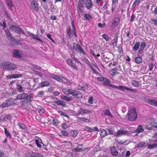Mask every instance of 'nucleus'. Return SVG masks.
<instances>
[{
	"label": "nucleus",
	"instance_id": "393cba45",
	"mask_svg": "<svg viewBox=\"0 0 157 157\" xmlns=\"http://www.w3.org/2000/svg\"><path fill=\"white\" fill-rule=\"evenodd\" d=\"M10 118V115H4L1 116V118L2 119V121L6 122L8 121Z\"/></svg>",
	"mask_w": 157,
	"mask_h": 157
},
{
	"label": "nucleus",
	"instance_id": "ddd939ff",
	"mask_svg": "<svg viewBox=\"0 0 157 157\" xmlns=\"http://www.w3.org/2000/svg\"><path fill=\"white\" fill-rule=\"evenodd\" d=\"M67 63L68 65L70 66L74 70H77V67L73 62L72 60L71 59H68L67 60Z\"/></svg>",
	"mask_w": 157,
	"mask_h": 157
},
{
	"label": "nucleus",
	"instance_id": "4be33fe9",
	"mask_svg": "<svg viewBox=\"0 0 157 157\" xmlns=\"http://www.w3.org/2000/svg\"><path fill=\"white\" fill-rule=\"evenodd\" d=\"M101 115L103 116L106 115L109 116L112 118L113 117L111 114L109 110L108 109H106L101 114Z\"/></svg>",
	"mask_w": 157,
	"mask_h": 157
},
{
	"label": "nucleus",
	"instance_id": "f03ea898",
	"mask_svg": "<svg viewBox=\"0 0 157 157\" xmlns=\"http://www.w3.org/2000/svg\"><path fill=\"white\" fill-rule=\"evenodd\" d=\"M1 65L3 67L4 69L10 71L17 69V65L14 63L8 62H4L1 63Z\"/></svg>",
	"mask_w": 157,
	"mask_h": 157
},
{
	"label": "nucleus",
	"instance_id": "2eb2a0df",
	"mask_svg": "<svg viewBox=\"0 0 157 157\" xmlns=\"http://www.w3.org/2000/svg\"><path fill=\"white\" fill-rule=\"evenodd\" d=\"M66 33H67V37L69 38H71L73 36L72 31L70 27H68L67 29Z\"/></svg>",
	"mask_w": 157,
	"mask_h": 157
},
{
	"label": "nucleus",
	"instance_id": "6ab92c4d",
	"mask_svg": "<svg viewBox=\"0 0 157 157\" xmlns=\"http://www.w3.org/2000/svg\"><path fill=\"white\" fill-rule=\"evenodd\" d=\"M31 6L33 9L36 12H38L39 11L38 6L36 1H33L31 3Z\"/></svg>",
	"mask_w": 157,
	"mask_h": 157
},
{
	"label": "nucleus",
	"instance_id": "6e6552de",
	"mask_svg": "<svg viewBox=\"0 0 157 157\" xmlns=\"http://www.w3.org/2000/svg\"><path fill=\"white\" fill-rule=\"evenodd\" d=\"M80 111H79L80 113L82 115H84L85 114H91L93 112V111L92 110L83 109L81 108H80Z\"/></svg>",
	"mask_w": 157,
	"mask_h": 157
},
{
	"label": "nucleus",
	"instance_id": "20e7f679",
	"mask_svg": "<svg viewBox=\"0 0 157 157\" xmlns=\"http://www.w3.org/2000/svg\"><path fill=\"white\" fill-rule=\"evenodd\" d=\"M27 99V100L30 101H31V97L29 96L28 94L23 93L18 94L16 97V99L17 100H21Z\"/></svg>",
	"mask_w": 157,
	"mask_h": 157
},
{
	"label": "nucleus",
	"instance_id": "13d9d810",
	"mask_svg": "<svg viewBox=\"0 0 157 157\" xmlns=\"http://www.w3.org/2000/svg\"><path fill=\"white\" fill-rule=\"evenodd\" d=\"M60 133L63 136H67L68 135V133L66 131H63L61 132Z\"/></svg>",
	"mask_w": 157,
	"mask_h": 157
},
{
	"label": "nucleus",
	"instance_id": "603ef678",
	"mask_svg": "<svg viewBox=\"0 0 157 157\" xmlns=\"http://www.w3.org/2000/svg\"><path fill=\"white\" fill-rule=\"evenodd\" d=\"M27 34L33 38V39H36V36L35 34L33 33H31L30 32H27Z\"/></svg>",
	"mask_w": 157,
	"mask_h": 157
},
{
	"label": "nucleus",
	"instance_id": "8fccbe9b",
	"mask_svg": "<svg viewBox=\"0 0 157 157\" xmlns=\"http://www.w3.org/2000/svg\"><path fill=\"white\" fill-rule=\"evenodd\" d=\"M5 133L6 135V136L8 137H11V135L9 132V131L7 130L6 128H4Z\"/></svg>",
	"mask_w": 157,
	"mask_h": 157
},
{
	"label": "nucleus",
	"instance_id": "473e14b6",
	"mask_svg": "<svg viewBox=\"0 0 157 157\" xmlns=\"http://www.w3.org/2000/svg\"><path fill=\"white\" fill-rule=\"evenodd\" d=\"M52 78L59 82H63V79L59 76L54 75L52 77Z\"/></svg>",
	"mask_w": 157,
	"mask_h": 157
},
{
	"label": "nucleus",
	"instance_id": "c85d7f7f",
	"mask_svg": "<svg viewBox=\"0 0 157 157\" xmlns=\"http://www.w3.org/2000/svg\"><path fill=\"white\" fill-rule=\"evenodd\" d=\"M72 90L67 88H64L63 90V92L66 94H72Z\"/></svg>",
	"mask_w": 157,
	"mask_h": 157
},
{
	"label": "nucleus",
	"instance_id": "09e8293b",
	"mask_svg": "<svg viewBox=\"0 0 157 157\" xmlns=\"http://www.w3.org/2000/svg\"><path fill=\"white\" fill-rule=\"evenodd\" d=\"M8 106H9L6 101L5 102H3L2 104L0 105V108H4Z\"/></svg>",
	"mask_w": 157,
	"mask_h": 157
},
{
	"label": "nucleus",
	"instance_id": "c03bdc74",
	"mask_svg": "<svg viewBox=\"0 0 157 157\" xmlns=\"http://www.w3.org/2000/svg\"><path fill=\"white\" fill-rule=\"evenodd\" d=\"M78 119L80 121H83L85 122L86 123H89L90 122V120L89 119H86L84 117H78Z\"/></svg>",
	"mask_w": 157,
	"mask_h": 157
},
{
	"label": "nucleus",
	"instance_id": "774afa93",
	"mask_svg": "<svg viewBox=\"0 0 157 157\" xmlns=\"http://www.w3.org/2000/svg\"><path fill=\"white\" fill-rule=\"evenodd\" d=\"M105 25V23L102 24L101 23H98V26L100 28H102Z\"/></svg>",
	"mask_w": 157,
	"mask_h": 157
},
{
	"label": "nucleus",
	"instance_id": "9d476101",
	"mask_svg": "<svg viewBox=\"0 0 157 157\" xmlns=\"http://www.w3.org/2000/svg\"><path fill=\"white\" fill-rule=\"evenodd\" d=\"M5 33H6L7 36L8 37V39L11 40V41L15 42L16 39L13 37L12 35L10 32L9 29H7L5 31Z\"/></svg>",
	"mask_w": 157,
	"mask_h": 157
},
{
	"label": "nucleus",
	"instance_id": "6e6d98bb",
	"mask_svg": "<svg viewBox=\"0 0 157 157\" xmlns=\"http://www.w3.org/2000/svg\"><path fill=\"white\" fill-rule=\"evenodd\" d=\"M93 97L92 96L90 97L88 100V102L90 104H92L93 103Z\"/></svg>",
	"mask_w": 157,
	"mask_h": 157
},
{
	"label": "nucleus",
	"instance_id": "5fc2aeb1",
	"mask_svg": "<svg viewBox=\"0 0 157 157\" xmlns=\"http://www.w3.org/2000/svg\"><path fill=\"white\" fill-rule=\"evenodd\" d=\"M102 36L106 40L108 41L109 40V37L107 35L103 34L102 35Z\"/></svg>",
	"mask_w": 157,
	"mask_h": 157
},
{
	"label": "nucleus",
	"instance_id": "2f4dec72",
	"mask_svg": "<svg viewBox=\"0 0 157 157\" xmlns=\"http://www.w3.org/2000/svg\"><path fill=\"white\" fill-rule=\"evenodd\" d=\"M103 81V83L105 86H109L110 84V81L106 78H105Z\"/></svg>",
	"mask_w": 157,
	"mask_h": 157
},
{
	"label": "nucleus",
	"instance_id": "4468645a",
	"mask_svg": "<svg viewBox=\"0 0 157 157\" xmlns=\"http://www.w3.org/2000/svg\"><path fill=\"white\" fill-rule=\"evenodd\" d=\"M16 99H13L12 98H9L7 99L6 101L9 106L12 105H13L16 103Z\"/></svg>",
	"mask_w": 157,
	"mask_h": 157
},
{
	"label": "nucleus",
	"instance_id": "f3484780",
	"mask_svg": "<svg viewBox=\"0 0 157 157\" xmlns=\"http://www.w3.org/2000/svg\"><path fill=\"white\" fill-rule=\"evenodd\" d=\"M35 143L37 147L40 148L41 147L40 144H43L41 140L38 137H37L35 139Z\"/></svg>",
	"mask_w": 157,
	"mask_h": 157
},
{
	"label": "nucleus",
	"instance_id": "338daca9",
	"mask_svg": "<svg viewBox=\"0 0 157 157\" xmlns=\"http://www.w3.org/2000/svg\"><path fill=\"white\" fill-rule=\"evenodd\" d=\"M5 14L6 16L8 18H10V14L8 13L6 10H5Z\"/></svg>",
	"mask_w": 157,
	"mask_h": 157
},
{
	"label": "nucleus",
	"instance_id": "f257e3e1",
	"mask_svg": "<svg viewBox=\"0 0 157 157\" xmlns=\"http://www.w3.org/2000/svg\"><path fill=\"white\" fill-rule=\"evenodd\" d=\"M127 115V120L130 121H135L138 117L136 108L134 107L130 108Z\"/></svg>",
	"mask_w": 157,
	"mask_h": 157
},
{
	"label": "nucleus",
	"instance_id": "a211bd4d",
	"mask_svg": "<svg viewBox=\"0 0 157 157\" xmlns=\"http://www.w3.org/2000/svg\"><path fill=\"white\" fill-rule=\"evenodd\" d=\"M83 147V145L82 144L78 145L75 148L73 149L72 151L73 152H78L80 151Z\"/></svg>",
	"mask_w": 157,
	"mask_h": 157
},
{
	"label": "nucleus",
	"instance_id": "49530a36",
	"mask_svg": "<svg viewBox=\"0 0 157 157\" xmlns=\"http://www.w3.org/2000/svg\"><path fill=\"white\" fill-rule=\"evenodd\" d=\"M118 69L116 68H113L112 70V74L111 75L112 76H114L116 75V73L117 72V71H118Z\"/></svg>",
	"mask_w": 157,
	"mask_h": 157
},
{
	"label": "nucleus",
	"instance_id": "a19ab883",
	"mask_svg": "<svg viewBox=\"0 0 157 157\" xmlns=\"http://www.w3.org/2000/svg\"><path fill=\"white\" fill-rule=\"evenodd\" d=\"M135 61L137 63H140L142 61V59L140 57H136L135 58Z\"/></svg>",
	"mask_w": 157,
	"mask_h": 157
},
{
	"label": "nucleus",
	"instance_id": "864d4df0",
	"mask_svg": "<svg viewBox=\"0 0 157 157\" xmlns=\"http://www.w3.org/2000/svg\"><path fill=\"white\" fill-rule=\"evenodd\" d=\"M117 39L118 36L117 35H116L114 37V41L113 42H112V45H114V44H115L116 45L117 44Z\"/></svg>",
	"mask_w": 157,
	"mask_h": 157
},
{
	"label": "nucleus",
	"instance_id": "4c0bfd02",
	"mask_svg": "<svg viewBox=\"0 0 157 157\" xmlns=\"http://www.w3.org/2000/svg\"><path fill=\"white\" fill-rule=\"evenodd\" d=\"M154 144H149L148 146V148L150 149L153 148L155 147H157V143H153Z\"/></svg>",
	"mask_w": 157,
	"mask_h": 157
},
{
	"label": "nucleus",
	"instance_id": "dca6fc26",
	"mask_svg": "<svg viewBox=\"0 0 157 157\" xmlns=\"http://www.w3.org/2000/svg\"><path fill=\"white\" fill-rule=\"evenodd\" d=\"M85 6L86 8L89 9L92 8L93 5L90 0H86Z\"/></svg>",
	"mask_w": 157,
	"mask_h": 157
},
{
	"label": "nucleus",
	"instance_id": "c9c22d12",
	"mask_svg": "<svg viewBox=\"0 0 157 157\" xmlns=\"http://www.w3.org/2000/svg\"><path fill=\"white\" fill-rule=\"evenodd\" d=\"M140 45V43L139 42H136L133 47V49L135 51H137L139 48Z\"/></svg>",
	"mask_w": 157,
	"mask_h": 157
},
{
	"label": "nucleus",
	"instance_id": "c756f323",
	"mask_svg": "<svg viewBox=\"0 0 157 157\" xmlns=\"http://www.w3.org/2000/svg\"><path fill=\"white\" fill-rule=\"evenodd\" d=\"M16 88L17 91L20 93H21L24 92V90L23 89V88L19 84H17L16 86Z\"/></svg>",
	"mask_w": 157,
	"mask_h": 157
},
{
	"label": "nucleus",
	"instance_id": "7c9ffc66",
	"mask_svg": "<svg viewBox=\"0 0 157 157\" xmlns=\"http://www.w3.org/2000/svg\"><path fill=\"white\" fill-rule=\"evenodd\" d=\"M144 130V129L143 128V127L141 125L138 126L137 128L136 129V132L138 133L142 132Z\"/></svg>",
	"mask_w": 157,
	"mask_h": 157
},
{
	"label": "nucleus",
	"instance_id": "79ce46f5",
	"mask_svg": "<svg viewBox=\"0 0 157 157\" xmlns=\"http://www.w3.org/2000/svg\"><path fill=\"white\" fill-rule=\"evenodd\" d=\"M55 103L58 105H61L63 106H64L65 105V104L63 103V102L61 101H55Z\"/></svg>",
	"mask_w": 157,
	"mask_h": 157
},
{
	"label": "nucleus",
	"instance_id": "680f3d73",
	"mask_svg": "<svg viewBox=\"0 0 157 157\" xmlns=\"http://www.w3.org/2000/svg\"><path fill=\"white\" fill-rule=\"evenodd\" d=\"M68 127V126L67 125V124L66 123H64L62 125V127L64 129L67 128Z\"/></svg>",
	"mask_w": 157,
	"mask_h": 157
},
{
	"label": "nucleus",
	"instance_id": "412c9836",
	"mask_svg": "<svg viewBox=\"0 0 157 157\" xmlns=\"http://www.w3.org/2000/svg\"><path fill=\"white\" fill-rule=\"evenodd\" d=\"M111 152L113 156H115L118 154V152L117 151V149L115 147L112 146L110 147Z\"/></svg>",
	"mask_w": 157,
	"mask_h": 157
},
{
	"label": "nucleus",
	"instance_id": "37998d69",
	"mask_svg": "<svg viewBox=\"0 0 157 157\" xmlns=\"http://www.w3.org/2000/svg\"><path fill=\"white\" fill-rule=\"evenodd\" d=\"M131 84H132L133 86L135 87H138L139 85V82L135 80H132L131 82Z\"/></svg>",
	"mask_w": 157,
	"mask_h": 157
},
{
	"label": "nucleus",
	"instance_id": "f8f14e48",
	"mask_svg": "<svg viewBox=\"0 0 157 157\" xmlns=\"http://www.w3.org/2000/svg\"><path fill=\"white\" fill-rule=\"evenodd\" d=\"M22 75L21 74H12L11 75L9 74L6 76V77L10 79H12V78H18L22 76Z\"/></svg>",
	"mask_w": 157,
	"mask_h": 157
},
{
	"label": "nucleus",
	"instance_id": "3c124183",
	"mask_svg": "<svg viewBox=\"0 0 157 157\" xmlns=\"http://www.w3.org/2000/svg\"><path fill=\"white\" fill-rule=\"evenodd\" d=\"M58 113L59 114L62 116H63L64 117H66L67 118H69V116L68 115L64 113L63 112H61L60 111H59Z\"/></svg>",
	"mask_w": 157,
	"mask_h": 157
},
{
	"label": "nucleus",
	"instance_id": "cd10ccee",
	"mask_svg": "<svg viewBox=\"0 0 157 157\" xmlns=\"http://www.w3.org/2000/svg\"><path fill=\"white\" fill-rule=\"evenodd\" d=\"M50 84V82L48 81H43L40 83V86L41 87L48 86Z\"/></svg>",
	"mask_w": 157,
	"mask_h": 157
},
{
	"label": "nucleus",
	"instance_id": "bb28decb",
	"mask_svg": "<svg viewBox=\"0 0 157 157\" xmlns=\"http://www.w3.org/2000/svg\"><path fill=\"white\" fill-rule=\"evenodd\" d=\"M8 6L10 7L9 9L12 10V8L13 7L12 2L11 0H5Z\"/></svg>",
	"mask_w": 157,
	"mask_h": 157
},
{
	"label": "nucleus",
	"instance_id": "a878e982",
	"mask_svg": "<svg viewBox=\"0 0 157 157\" xmlns=\"http://www.w3.org/2000/svg\"><path fill=\"white\" fill-rule=\"evenodd\" d=\"M120 18L119 17H115L112 21V24L113 25H117L119 22Z\"/></svg>",
	"mask_w": 157,
	"mask_h": 157
},
{
	"label": "nucleus",
	"instance_id": "0e129e2a",
	"mask_svg": "<svg viewBox=\"0 0 157 157\" xmlns=\"http://www.w3.org/2000/svg\"><path fill=\"white\" fill-rule=\"evenodd\" d=\"M152 23L155 25H157V20L155 19H152L151 20Z\"/></svg>",
	"mask_w": 157,
	"mask_h": 157
},
{
	"label": "nucleus",
	"instance_id": "39448f33",
	"mask_svg": "<svg viewBox=\"0 0 157 157\" xmlns=\"http://www.w3.org/2000/svg\"><path fill=\"white\" fill-rule=\"evenodd\" d=\"M9 29L11 30L14 31L15 32L18 34L21 33L23 34H25V33L21 28L18 27L15 25H11L9 27Z\"/></svg>",
	"mask_w": 157,
	"mask_h": 157
},
{
	"label": "nucleus",
	"instance_id": "5701e85b",
	"mask_svg": "<svg viewBox=\"0 0 157 157\" xmlns=\"http://www.w3.org/2000/svg\"><path fill=\"white\" fill-rule=\"evenodd\" d=\"M148 103L149 104L157 107V101L154 99H149L148 100Z\"/></svg>",
	"mask_w": 157,
	"mask_h": 157
},
{
	"label": "nucleus",
	"instance_id": "58836bf2",
	"mask_svg": "<svg viewBox=\"0 0 157 157\" xmlns=\"http://www.w3.org/2000/svg\"><path fill=\"white\" fill-rule=\"evenodd\" d=\"M84 17L85 20H90L92 18L91 16L89 14H84Z\"/></svg>",
	"mask_w": 157,
	"mask_h": 157
},
{
	"label": "nucleus",
	"instance_id": "e2e57ef3",
	"mask_svg": "<svg viewBox=\"0 0 157 157\" xmlns=\"http://www.w3.org/2000/svg\"><path fill=\"white\" fill-rule=\"evenodd\" d=\"M59 123V120L57 119H54L53 121V124H56Z\"/></svg>",
	"mask_w": 157,
	"mask_h": 157
},
{
	"label": "nucleus",
	"instance_id": "ea45409f",
	"mask_svg": "<svg viewBox=\"0 0 157 157\" xmlns=\"http://www.w3.org/2000/svg\"><path fill=\"white\" fill-rule=\"evenodd\" d=\"M17 125L20 127V128L21 129L25 130L26 129L25 125L24 124L19 123H18Z\"/></svg>",
	"mask_w": 157,
	"mask_h": 157
},
{
	"label": "nucleus",
	"instance_id": "0eeeda50",
	"mask_svg": "<svg viewBox=\"0 0 157 157\" xmlns=\"http://www.w3.org/2000/svg\"><path fill=\"white\" fill-rule=\"evenodd\" d=\"M26 157H40L41 154L37 152H28L25 154Z\"/></svg>",
	"mask_w": 157,
	"mask_h": 157
},
{
	"label": "nucleus",
	"instance_id": "de8ad7c7",
	"mask_svg": "<svg viewBox=\"0 0 157 157\" xmlns=\"http://www.w3.org/2000/svg\"><path fill=\"white\" fill-rule=\"evenodd\" d=\"M146 145L147 144L145 143L144 142H141L138 144L137 147H142L146 146Z\"/></svg>",
	"mask_w": 157,
	"mask_h": 157
},
{
	"label": "nucleus",
	"instance_id": "72a5a7b5",
	"mask_svg": "<svg viewBox=\"0 0 157 157\" xmlns=\"http://www.w3.org/2000/svg\"><path fill=\"white\" fill-rule=\"evenodd\" d=\"M141 0H135L134 2L132 5V9H134L136 6L139 4L140 3Z\"/></svg>",
	"mask_w": 157,
	"mask_h": 157
},
{
	"label": "nucleus",
	"instance_id": "b1692460",
	"mask_svg": "<svg viewBox=\"0 0 157 157\" xmlns=\"http://www.w3.org/2000/svg\"><path fill=\"white\" fill-rule=\"evenodd\" d=\"M13 57L21 58L22 56L19 54L18 51L17 49H15L13 51Z\"/></svg>",
	"mask_w": 157,
	"mask_h": 157
},
{
	"label": "nucleus",
	"instance_id": "4d7b16f0",
	"mask_svg": "<svg viewBox=\"0 0 157 157\" xmlns=\"http://www.w3.org/2000/svg\"><path fill=\"white\" fill-rule=\"evenodd\" d=\"M154 64L153 63H149L148 66L149 67V70L151 71L154 67Z\"/></svg>",
	"mask_w": 157,
	"mask_h": 157
},
{
	"label": "nucleus",
	"instance_id": "e433bc0d",
	"mask_svg": "<svg viewBox=\"0 0 157 157\" xmlns=\"http://www.w3.org/2000/svg\"><path fill=\"white\" fill-rule=\"evenodd\" d=\"M62 98L63 100H66L67 101H69L72 100V98L71 97H69L66 96H62Z\"/></svg>",
	"mask_w": 157,
	"mask_h": 157
},
{
	"label": "nucleus",
	"instance_id": "f704fd0d",
	"mask_svg": "<svg viewBox=\"0 0 157 157\" xmlns=\"http://www.w3.org/2000/svg\"><path fill=\"white\" fill-rule=\"evenodd\" d=\"M100 134L101 137H104L107 135V131L105 130H102L100 131Z\"/></svg>",
	"mask_w": 157,
	"mask_h": 157
},
{
	"label": "nucleus",
	"instance_id": "1a4fd4ad",
	"mask_svg": "<svg viewBox=\"0 0 157 157\" xmlns=\"http://www.w3.org/2000/svg\"><path fill=\"white\" fill-rule=\"evenodd\" d=\"M71 95L74 97L78 99L81 98L82 97V93L77 91L73 90Z\"/></svg>",
	"mask_w": 157,
	"mask_h": 157
},
{
	"label": "nucleus",
	"instance_id": "423d86ee",
	"mask_svg": "<svg viewBox=\"0 0 157 157\" xmlns=\"http://www.w3.org/2000/svg\"><path fill=\"white\" fill-rule=\"evenodd\" d=\"M109 86L113 88H115L118 89H119L120 90H121L123 91H124V90H129L132 91H134V90L131 89H130L129 88H128L126 86H117L113 85L110 84L109 85Z\"/></svg>",
	"mask_w": 157,
	"mask_h": 157
},
{
	"label": "nucleus",
	"instance_id": "aec40b11",
	"mask_svg": "<svg viewBox=\"0 0 157 157\" xmlns=\"http://www.w3.org/2000/svg\"><path fill=\"white\" fill-rule=\"evenodd\" d=\"M127 133V132L124 130H119L117 133L116 136L117 137L120 136L121 135H125Z\"/></svg>",
	"mask_w": 157,
	"mask_h": 157
},
{
	"label": "nucleus",
	"instance_id": "9b49d317",
	"mask_svg": "<svg viewBox=\"0 0 157 157\" xmlns=\"http://www.w3.org/2000/svg\"><path fill=\"white\" fill-rule=\"evenodd\" d=\"M73 48H74L75 51L77 52L82 53L83 54H85V53L84 52L82 49L79 44H77L76 45L74 46Z\"/></svg>",
	"mask_w": 157,
	"mask_h": 157
},
{
	"label": "nucleus",
	"instance_id": "bf43d9fd",
	"mask_svg": "<svg viewBox=\"0 0 157 157\" xmlns=\"http://www.w3.org/2000/svg\"><path fill=\"white\" fill-rule=\"evenodd\" d=\"M34 71L36 75H38L40 77H42V75L41 73L36 71Z\"/></svg>",
	"mask_w": 157,
	"mask_h": 157
},
{
	"label": "nucleus",
	"instance_id": "052dcab7",
	"mask_svg": "<svg viewBox=\"0 0 157 157\" xmlns=\"http://www.w3.org/2000/svg\"><path fill=\"white\" fill-rule=\"evenodd\" d=\"M84 129L89 132H92V130H92V128H90L87 126L84 127ZM92 131H93V130H92Z\"/></svg>",
	"mask_w": 157,
	"mask_h": 157
},
{
	"label": "nucleus",
	"instance_id": "7ed1b4c3",
	"mask_svg": "<svg viewBox=\"0 0 157 157\" xmlns=\"http://www.w3.org/2000/svg\"><path fill=\"white\" fill-rule=\"evenodd\" d=\"M84 4V0H79L78 1V3L77 10L79 15H80L81 13L83 12Z\"/></svg>",
	"mask_w": 157,
	"mask_h": 157
},
{
	"label": "nucleus",
	"instance_id": "a18cd8bd",
	"mask_svg": "<svg viewBox=\"0 0 157 157\" xmlns=\"http://www.w3.org/2000/svg\"><path fill=\"white\" fill-rule=\"evenodd\" d=\"M71 135L74 137H75L78 134L76 130L72 131L71 132Z\"/></svg>",
	"mask_w": 157,
	"mask_h": 157
},
{
	"label": "nucleus",
	"instance_id": "69168bd1",
	"mask_svg": "<svg viewBox=\"0 0 157 157\" xmlns=\"http://www.w3.org/2000/svg\"><path fill=\"white\" fill-rule=\"evenodd\" d=\"M118 52L120 54H122L123 51L122 47H119L118 48Z\"/></svg>",
	"mask_w": 157,
	"mask_h": 157
}]
</instances>
